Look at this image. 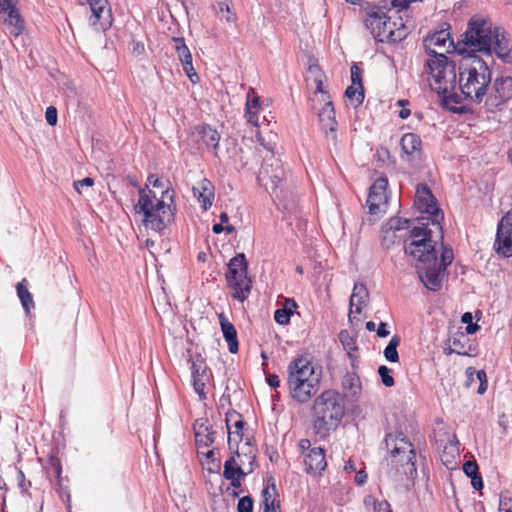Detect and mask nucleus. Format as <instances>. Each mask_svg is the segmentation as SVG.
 <instances>
[{"mask_svg":"<svg viewBox=\"0 0 512 512\" xmlns=\"http://www.w3.org/2000/svg\"><path fill=\"white\" fill-rule=\"evenodd\" d=\"M199 135V140L206 146L209 151H212L215 156H218V148L220 141L219 132L210 125H202L196 128Z\"/></svg>","mask_w":512,"mask_h":512,"instance_id":"27","label":"nucleus"},{"mask_svg":"<svg viewBox=\"0 0 512 512\" xmlns=\"http://www.w3.org/2000/svg\"><path fill=\"white\" fill-rule=\"evenodd\" d=\"M493 88L496 97L500 100H506L512 96V77H500L494 81Z\"/></svg>","mask_w":512,"mask_h":512,"instance_id":"33","label":"nucleus"},{"mask_svg":"<svg viewBox=\"0 0 512 512\" xmlns=\"http://www.w3.org/2000/svg\"><path fill=\"white\" fill-rule=\"evenodd\" d=\"M374 512H391L389 503L387 501H380L376 503Z\"/></svg>","mask_w":512,"mask_h":512,"instance_id":"60","label":"nucleus"},{"mask_svg":"<svg viewBox=\"0 0 512 512\" xmlns=\"http://www.w3.org/2000/svg\"><path fill=\"white\" fill-rule=\"evenodd\" d=\"M499 512H512V496L508 491L500 494Z\"/></svg>","mask_w":512,"mask_h":512,"instance_id":"47","label":"nucleus"},{"mask_svg":"<svg viewBox=\"0 0 512 512\" xmlns=\"http://www.w3.org/2000/svg\"><path fill=\"white\" fill-rule=\"evenodd\" d=\"M245 422L241 419V416L239 415V418H233L231 422L232 430L233 431H242L245 426Z\"/></svg>","mask_w":512,"mask_h":512,"instance_id":"59","label":"nucleus"},{"mask_svg":"<svg viewBox=\"0 0 512 512\" xmlns=\"http://www.w3.org/2000/svg\"><path fill=\"white\" fill-rule=\"evenodd\" d=\"M25 280L19 282L16 286L17 289V295L21 301V304L26 312V314H29L30 308L34 307V301L32 294L27 289L26 285L24 284Z\"/></svg>","mask_w":512,"mask_h":512,"instance_id":"36","label":"nucleus"},{"mask_svg":"<svg viewBox=\"0 0 512 512\" xmlns=\"http://www.w3.org/2000/svg\"><path fill=\"white\" fill-rule=\"evenodd\" d=\"M401 149L406 155H412L420 150L421 139L415 133H406L401 138Z\"/></svg>","mask_w":512,"mask_h":512,"instance_id":"35","label":"nucleus"},{"mask_svg":"<svg viewBox=\"0 0 512 512\" xmlns=\"http://www.w3.org/2000/svg\"><path fill=\"white\" fill-rule=\"evenodd\" d=\"M459 88L466 98L480 103L491 82V71L477 54L465 55L459 66Z\"/></svg>","mask_w":512,"mask_h":512,"instance_id":"3","label":"nucleus"},{"mask_svg":"<svg viewBox=\"0 0 512 512\" xmlns=\"http://www.w3.org/2000/svg\"><path fill=\"white\" fill-rule=\"evenodd\" d=\"M426 67L431 75L432 90L442 95L445 102L450 98L453 99L459 84L455 62L449 60L444 53H440L436 58L427 60Z\"/></svg>","mask_w":512,"mask_h":512,"instance_id":"7","label":"nucleus"},{"mask_svg":"<svg viewBox=\"0 0 512 512\" xmlns=\"http://www.w3.org/2000/svg\"><path fill=\"white\" fill-rule=\"evenodd\" d=\"M436 443L438 448L442 449L440 458L446 469L443 471V477L460 478L462 472L460 469L459 441L456 435L449 434L446 440L437 439Z\"/></svg>","mask_w":512,"mask_h":512,"instance_id":"12","label":"nucleus"},{"mask_svg":"<svg viewBox=\"0 0 512 512\" xmlns=\"http://www.w3.org/2000/svg\"><path fill=\"white\" fill-rule=\"evenodd\" d=\"M342 387L347 397H357L361 390L359 377L353 372L346 373L342 381Z\"/></svg>","mask_w":512,"mask_h":512,"instance_id":"31","label":"nucleus"},{"mask_svg":"<svg viewBox=\"0 0 512 512\" xmlns=\"http://www.w3.org/2000/svg\"><path fill=\"white\" fill-rule=\"evenodd\" d=\"M350 72H351V82H352L351 85L359 86L361 88V86H363V84H362V69L356 63H354L351 66Z\"/></svg>","mask_w":512,"mask_h":512,"instance_id":"49","label":"nucleus"},{"mask_svg":"<svg viewBox=\"0 0 512 512\" xmlns=\"http://www.w3.org/2000/svg\"><path fill=\"white\" fill-rule=\"evenodd\" d=\"M436 241L430 237L427 226H415L404 242L405 253L417 259V272L422 283L432 291L442 287L445 270L437 266Z\"/></svg>","mask_w":512,"mask_h":512,"instance_id":"1","label":"nucleus"},{"mask_svg":"<svg viewBox=\"0 0 512 512\" xmlns=\"http://www.w3.org/2000/svg\"><path fill=\"white\" fill-rule=\"evenodd\" d=\"M193 195L197 197L201 207L206 211L212 206L214 186L208 179H202L193 187Z\"/></svg>","mask_w":512,"mask_h":512,"instance_id":"26","label":"nucleus"},{"mask_svg":"<svg viewBox=\"0 0 512 512\" xmlns=\"http://www.w3.org/2000/svg\"><path fill=\"white\" fill-rule=\"evenodd\" d=\"M261 509L263 512H280V501L275 482H268L262 490Z\"/></svg>","mask_w":512,"mask_h":512,"instance_id":"28","label":"nucleus"},{"mask_svg":"<svg viewBox=\"0 0 512 512\" xmlns=\"http://www.w3.org/2000/svg\"><path fill=\"white\" fill-rule=\"evenodd\" d=\"M453 251L451 248H443L440 260L437 259V266L446 271L448 265L452 263Z\"/></svg>","mask_w":512,"mask_h":512,"instance_id":"46","label":"nucleus"},{"mask_svg":"<svg viewBox=\"0 0 512 512\" xmlns=\"http://www.w3.org/2000/svg\"><path fill=\"white\" fill-rule=\"evenodd\" d=\"M367 29L370 30L374 39L379 42L397 43L405 39L408 28L405 24L390 21V16L380 7H372L367 12L365 20Z\"/></svg>","mask_w":512,"mask_h":512,"instance_id":"8","label":"nucleus"},{"mask_svg":"<svg viewBox=\"0 0 512 512\" xmlns=\"http://www.w3.org/2000/svg\"><path fill=\"white\" fill-rule=\"evenodd\" d=\"M172 41L174 43V49L177 52L178 58L182 63L183 70L185 71L186 75L192 83L198 82L199 76L193 67L192 55L189 48L185 44L184 38L174 37L172 38Z\"/></svg>","mask_w":512,"mask_h":512,"instance_id":"20","label":"nucleus"},{"mask_svg":"<svg viewBox=\"0 0 512 512\" xmlns=\"http://www.w3.org/2000/svg\"><path fill=\"white\" fill-rule=\"evenodd\" d=\"M391 373H392V370L385 365H381L378 368V374L381 377V381H382L383 385L386 387H392L395 383L394 378L391 375Z\"/></svg>","mask_w":512,"mask_h":512,"instance_id":"44","label":"nucleus"},{"mask_svg":"<svg viewBox=\"0 0 512 512\" xmlns=\"http://www.w3.org/2000/svg\"><path fill=\"white\" fill-rule=\"evenodd\" d=\"M245 116L247 118V121L255 126L258 125V111L256 110H247Z\"/></svg>","mask_w":512,"mask_h":512,"instance_id":"57","label":"nucleus"},{"mask_svg":"<svg viewBox=\"0 0 512 512\" xmlns=\"http://www.w3.org/2000/svg\"><path fill=\"white\" fill-rule=\"evenodd\" d=\"M45 118L49 125L54 126L57 123V109L53 106H49L45 112Z\"/></svg>","mask_w":512,"mask_h":512,"instance_id":"54","label":"nucleus"},{"mask_svg":"<svg viewBox=\"0 0 512 512\" xmlns=\"http://www.w3.org/2000/svg\"><path fill=\"white\" fill-rule=\"evenodd\" d=\"M219 319L223 336L228 344L229 351L235 354L238 352L239 348L236 329L224 315L221 314Z\"/></svg>","mask_w":512,"mask_h":512,"instance_id":"29","label":"nucleus"},{"mask_svg":"<svg viewBox=\"0 0 512 512\" xmlns=\"http://www.w3.org/2000/svg\"><path fill=\"white\" fill-rule=\"evenodd\" d=\"M400 337L398 335L392 336L389 343L384 349V357L387 361L395 363L399 361V354L397 347L400 345Z\"/></svg>","mask_w":512,"mask_h":512,"instance_id":"37","label":"nucleus"},{"mask_svg":"<svg viewBox=\"0 0 512 512\" xmlns=\"http://www.w3.org/2000/svg\"><path fill=\"white\" fill-rule=\"evenodd\" d=\"M383 443L390 452L391 463L396 469L397 476L406 477L407 480L429 479L425 459L421 457L420 462L417 460L412 444L402 432L388 433Z\"/></svg>","mask_w":512,"mask_h":512,"instance_id":"2","label":"nucleus"},{"mask_svg":"<svg viewBox=\"0 0 512 512\" xmlns=\"http://www.w3.org/2000/svg\"><path fill=\"white\" fill-rule=\"evenodd\" d=\"M287 386L291 398L303 404L308 402L318 392L319 382H302L298 380L297 382L287 383Z\"/></svg>","mask_w":512,"mask_h":512,"instance_id":"21","label":"nucleus"},{"mask_svg":"<svg viewBox=\"0 0 512 512\" xmlns=\"http://www.w3.org/2000/svg\"><path fill=\"white\" fill-rule=\"evenodd\" d=\"M292 315L291 308H280L275 311L274 319L280 325L288 324Z\"/></svg>","mask_w":512,"mask_h":512,"instance_id":"45","label":"nucleus"},{"mask_svg":"<svg viewBox=\"0 0 512 512\" xmlns=\"http://www.w3.org/2000/svg\"><path fill=\"white\" fill-rule=\"evenodd\" d=\"M190 369L194 391L198 394L200 400H205V386L209 381L207 365L203 359H197L191 362Z\"/></svg>","mask_w":512,"mask_h":512,"instance_id":"19","label":"nucleus"},{"mask_svg":"<svg viewBox=\"0 0 512 512\" xmlns=\"http://www.w3.org/2000/svg\"><path fill=\"white\" fill-rule=\"evenodd\" d=\"M325 81H326V79H318L313 82L315 85V92H314L313 97L310 99L312 102L313 110L316 109V105H315L316 102H324V101L330 100V95L324 88Z\"/></svg>","mask_w":512,"mask_h":512,"instance_id":"38","label":"nucleus"},{"mask_svg":"<svg viewBox=\"0 0 512 512\" xmlns=\"http://www.w3.org/2000/svg\"><path fill=\"white\" fill-rule=\"evenodd\" d=\"M162 194L163 197H169L171 203L166 204L164 200L157 199L153 191L139 187V200L135 206L136 211L144 215L145 226L155 231L163 230L174 219V192L170 194L169 189H166Z\"/></svg>","mask_w":512,"mask_h":512,"instance_id":"5","label":"nucleus"},{"mask_svg":"<svg viewBox=\"0 0 512 512\" xmlns=\"http://www.w3.org/2000/svg\"><path fill=\"white\" fill-rule=\"evenodd\" d=\"M494 246L499 254L505 257L512 256V210L500 220Z\"/></svg>","mask_w":512,"mask_h":512,"instance_id":"14","label":"nucleus"},{"mask_svg":"<svg viewBox=\"0 0 512 512\" xmlns=\"http://www.w3.org/2000/svg\"><path fill=\"white\" fill-rule=\"evenodd\" d=\"M195 440L198 447V451H200L201 448H207L215 440V431L211 429L207 432H204L203 434H196Z\"/></svg>","mask_w":512,"mask_h":512,"instance_id":"41","label":"nucleus"},{"mask_svg":"<svg viewBox=\"0 0 512 512\" xmlns=\"http://www.w3.org/2000/svg\"><path fill=\"white\" fill-rule=\"evenodd\" d=\"M217 15L220 19H224L227 22H235L236 15L231 11L230 6L226 2H219L217 4Z\"/></svg>","mask_w":512,"mask_h":512,"instance_id":"42","label":"nucleus"},{"mask_svg":"<svg viewBox=\"0 0 512 512\" xmlns=\"http://www.w3.org/2000/svg\"><path fill=\"white\" fill-rule=\"evenodd\" d=\"M390 334L389 330L387 329V323L380 322L378 328H377V336L380 338L387 337Z\"/></svg>","mask_w":512,"mask_h":512,"instance_id":"62","label":"nucleus"},{"mask_svg":"<svg viewBox=\"0 0 512 512\" xmlns=\"http://www.w3.org/2000/svg\"><path fill=\"white\" fill-rule=\"evenodd\" d=\"M388 187L387 178L380 177L374 181L372 186L370 187L368 198H367V206L369 208V213L372 215H376L381 211V207L387 204V194L386 190Z\"/></svg>","mask_w":512,"mask_h":512,"instance_id":"17","label":"nucleus"},{"mask_svg":"<svg viewBox=\"0 0 512 512\" xmlns=\"http://www.w3.org/2000/svg\"><path fill=\"white\" fill-rule=\"evenodd\" d=\"M194 433L196 434H203L204 432H207L212 429V426L209 425L208 419L206 418H199L194 422L193 425Z\"/></svg>","mask_w":512,"mask_h":512,"instance_id":"51","label":"nucleus"},{"mask_svg":"<svg viewBox=\"0 0 512 512\" xmlns=\"http://www.w3.org/2000/svg\"><path fill=\"white\" fill-rule=\"evenodd\" d=\"M415 205L422 212L426 213L427 217L418 219V226H427L432 237V229L429 226L435 227L441 231L440 220L443 219V214L437 206L436 199L431 190L426 184H418L415 195Z\"/></svg>","mask_w":512,"mask_h":512,"instance_id":"11","label":"nucleus"},{"mask_svg":"<svg viewBox=\"0 0 512 512\" xmlns=\"http://www.w3.org/2000/svg\"><path fill=\"white\" fill-rule=\"evenodd\" d=\"M226 281L233 299L244 302L249 297L252 289V280L248 276V262L244 253H238L230 259Z\"/></svg>","mask_w":512,"mask_h":512,"instance_id":"9","label":"nucleus"},{"mask_svg":"<svg viewBox=\"0 0 512 512\" xmlns=\"http://www.w3.org/2000/svg\"><path fill=\"white\" fill-rule=\"evenodd\" d=\"M233 418H239V414L236 411H229L226 414V426L228 430V445L230 450H235L237 447H240V443H244L246 438L244 439V433L242 431H233L231 422Z\"/></svg>","mask_w":512,"mask_h":512,"instance_id":"30","label":"nucleus"},{"mask_svg":"<svg viewBox=\"0 0 512 512\" xmlns=\"http://www.w3.org/2000/svg\"><path fill=\"white\" fill-rule=\"evenodd\" d=\"M94 185V179L91 178V177H86L84 178L83 180H79V181H75L73 186L75 188V190L81 194L82 193V190L81 188L83 186H87V187H92Z\"/></svg>","mask_w":512,"mask_h":512,"instance_id":"55","label":"nucleus"},{"mask_svg":"<svg viewBox=\"0 0 512 512\" xmlns=\"http://www.w3.org/2000/svg\"><path fill=\"white\" fill-rule=\"evenodd\" d=\"M258 179L264 186L268 188L270 185L271 190L276 192L286 181V172L279 160H265L260 168Z\"/></svg>","mask_w":512,"mask_h":512,"instance_id":"13","label":"nucleus"},{"mask_svg":"<svg viewBox=\"0 0 512 512\" xmlns=\"http://www.w3.org/2000/svg\"><path fill=\"white\" fill-rule=\"evenodd\" d=\"M474 373L476 374V377L479 380V382H484V380H487L486 372L484 370L475 371L472 368L467 369V374L469 378H471Z\"/></svg>","mask_w":512,"mask_h":512,"instance_id":"56","label":"nucleus"},{"mask_svg":"<svg viewBox=\"0 0 512 512\" xmlns=\"http://www.w3.org/2000/svg\"><path fill=\"white\" fill-rule=\"evenodd\" d=\"M107 0H98V25L103 31L112 26L113 16Z\"/></svg>","mask_w":512,"mask_h":512,"instance_id":"32","label":"nucleus"},{"mask_svg":"<svg viewBox=\"0 0 512 512\" xmlns=\"http://www.w3.org/2000/svg\"><path fill=\"white\" fill-rule=\"evenodd\" d=\"M318 117L321 129L333 142H335L337 139V121L335 119V110L331 100L323 102V107L318 111Z\"/></svg>","mask_w":512,"mask_h":512,"instance_id":"22","label":"nucleus"},{"mask_svg":"<svg viewBox=\"0 0 512 512\" xmlns=\"http://www.w3.org/2000/svg\"><path fill=\"white\" fill-rule=\"evenodd\" d=\"M255 467V453L251 446L250 438L237 447L235 455L231 456L224 464L223 475L226 480H239L253 472Z\"/></svg>","mask_w":512,"mask_h":512,"instance_id":"10","label":"nucleus"},{"mask_svg":"<svg viewBox=\"0 0 512 512\" xmlns=\"http://www.w3.org/2000/svg\"><path fill=\"white\" fill-rule=\"evenodd\" d=\"M356 465L353 461L351 460H348L345 464H344V467H343V470L344 472L350 474V473H353V472H356Z\"/></svg>","mask_w":512,"mask_h":512,"instance_id":"63","label":"nucleus"},{"mask_svg":"<svg viewBox=\"0 0 512 512\" xmlns=\"http://www.w3.org/2000/svg\"><path fill=\"white\" fill-rule=\"evenodd\" d=\"M89 4L92 16L90 18L91 25H96V0H85Z\"/></svg>","mask_w":512,"mask_h":512,"instance_id":"61","label":"nucleus"},{"mask_svg":"<svg viewBox=\"0 0 512 512\" xmlns=\"http://www.w3.org/2000/svg\"><path fill=\"white\" fill-rule=\"evenodd\" d=\"M492 50L502 61L512 63V43L507 32L500 26H495L492 36Z\"/></svg>","mask_w":512,"mask_h":512,"instance_id":"18","label":"nucleus"},{"mask_svg":"<svg viewBox=\"0 0 512 512\" xmlns=\"http://www.w3.org/2000/svg\"><path fill=\"white\" fill-rule=\"evenodd\" d=\"M242 482H230V485H227L225 488L223 485L220 487L222 491H225L228 495L232 497L239 496V489L241 488Z\"/></svg>","mask_w":512,"mask_h":512,"instance_id":"53","label":"nucleus"},{"mask_svg":"<svg viewBox=\"0 0 512 512\" xmlns=\"http://www.w3.org/2000/svg\"><path fill=\"white\" fill-rule=\"evenodd\" d=\"M198 454H202L201 464L203 469L212 474H218L221 469V462L216 457L214 450H208L206 452L198 451Z\"/></svg>","mask_w":512,"mask_h":512,"instance_id":"34","label":"nucleus"},{"mask_svg":"<svg viewBox=\"0 0 512 512\" xmlns=\"http://www.w3.org/2000/svg\"><path fill=\"white\" fill-rule=\"evenodd\" d=\"M266 381L268 385L272 388H277L280 386V379L276 374L266 375Z\"/></svg>","mask_w":512,"mask_h":512,"instance_id":"58","label":"nucleus"},{"mask_svg":"<svg viewBox=\"0 0 512 512\" xmlns=\"http://www.w3.org/2000/svg\"><path fill=\"white\" fill-rule=\"evenodd\" d=\"M237 512H253V500L250 496H244L239 499Z\"/></svg>","mask_w":512,"mask_h":512,"instance_id":"50","label":"nucleus"},{"mask_svg":"<svg viewBox=\"0 0 512 512\" xmlns=\"http://www.w3.org/2000/svg\"><path fill=\"white\" fill-rule=\"evenodd\" d=\"M319 382V377L315 375L314 367L307 357L300 356L288 365L287 383L297 382Z\"/></svg>","mask_w":512,"mask_h":512,"instance_id":"15","label":"nucleus"},{"mask_svg":"<svg viewBox=\"0 0 512 512\" xmlns=\"http://www.w3.org/2000/svg\"><path fill=\"white\" fill-rule=\"evenodd\" d=\"M462 474H465L470 480H483L481 475L479 474V469L476 461H466L463 463L462 467H460Z\"/></svg>","mask_w":512,"mask_h":512,"instance_id":"40","label":"nucleus"},{"mask_svg":"<svg viewBox=\"0 0 512 512\" xmlns=\"http://www.w3.org/2000/svg\"><path fill=\"white\" fill-rule=\"evenodd\" d=\"M423 46L427 54L431 55L432 58H436L440 53H449L451 47L457 50V44L454 45L449 31L446 29L436 31L425 37L423 40Z\"/></svg>","mask_w":512,"mask_h":512,"instance_id":"16","label":"nucleus"},{"mask_svg":"<svg viewBox=\"0 0 512 512\" xmlns=\"http://www.w3.org/2000/svg\"><path fill=\"white\" fill-rule=\"evenodd\" d=\"M298 447L301 452H304L306 450H309L311 447V442L309 439H301L298 443Z\"/></svg>","mask_w":512,"mask_h":512,"instance_id":"64","label":"nucleus"},{"mask_svg":"<svg viewBox=\"0 0 512 512\" xmlns=\"http://www.w3.org/2000/svg\"><path fill=\"white\" fill-rule=\"evenodd\" d=\"M305 469L313 477L319 476L321 471L327 466L325 453L322 448H313L310 450L305 460Z\"/></svg>","mask_w":512,"mask_h":512,"instance_id":"24","label":"nucleus"},{"mask_svg":"<svg viewBox=\"0 0 512 512\" xmlns=\"http://www.w3.org/2000/svg\"><path fill=\"white\" fill-rule=\"evenodd\" d=\"M495 31L491 20L481 17H472L466 31L461 35L462 39L457 43V51L461 55L476 54L482 52L490 57L492 54V36Z\"/></svg>","mask_w":512,"mask_h":512,"instance_id":"6","label":"nucleus"},{"mask_svg":"<svg viewBox=\"0 0 512 512\" xmlns=\"http://www.w3.org/2000/svg\"><path fill=\"white\" fill-rule=\"evenodd\" d=\"M17 3L18 0H0V9L8 13L5 24L8 26L9 33L14 36H18L24 27L23 20L16 9Z\"/></svg>","mask_w":512,"mask_h":512,"instance_id":"23","label":"nucleus"},{"mask_svg":"<svg viewBox=\"0 0 512 512\" xmlns=\"http://www.w3.org/2000/svg\"><path fill=\"white\" fill-rule=\"evenodd\" d=\"M47 473L49 477H55L56 480H61L62 467L58 458L50 457Z\"/></svg>","mask_w":512,"mask_h":512,"instance_id":"43","label":"nucleus"},{"mask_svg":"<svg viewBox=\"0 0 512 512\" xmlns=\"http://www.w3.org/2000/svg\"><path fill=\"white\" fill-rule=\"evenodd\" d=\"M260 98L251 88L247 93V101H246V109L247 110H256L260 109Z\"/></svg>","mask_w":512,"mask_h":512,"instance_id":"48","label":"nucleus"},{"mask_svg":"<svg viewBox=\"0 0 512 512\" xmlns=\"http://www.w3.org/2000/svg\"><path fill=\"white\" fill-rule=\"evenodd\" d=\"M312 412L313 431L320 439H324L338 426L344 415L341 395L333 390L324 391L314 400Z\"/></svg>","mask_w":512,"mask_h":512,"instance_id":"4","label":"nucleus"},{"mask_svg":"<svg viewBox=\"0 0 512 512\" xmlns=\"http://www.w3.org/2000/svg\"><path fill=\"white\" fill-rule=\"evenodd\" d=\"M308 79L312 82L318 80V79H326V76L324 72L321 70V68L314 64L310 65L308 68Z\"/></svg>","mask_w":512,"mask_h":512,"instance_id":"52","label":"nucleus"},{"mask_svg":"<svg viewBox=\"0 0 512 512\" xmlns=\"http://www.w3.org/2000/svg\"><path fill=\"white\" fill-rule=\"evenodd\" d=\"M369 297V291L365 284L355 283L350 297V312L349 320H352V313L360 314L362 312V306L367 304Z\"/></svg>","mask_w":512,"mask_h":512,"instance_id":"25","label":"nucleus"},{"mask_svg":"<svg viewBox=\"0 0 512 512\" xmlns=\"http://www.w3.org/2000/svg\"><path fill=\"white\" fill-rule=\"evenodd\" d=\"M345 96L355 107H358L364 100V88L363 86L360 88L359 86L350 85L346 88Z\"/></svg>","mask_w":512,"mask_h":512,"instance_id":"39","label":"nucleus"}]
</instances>
